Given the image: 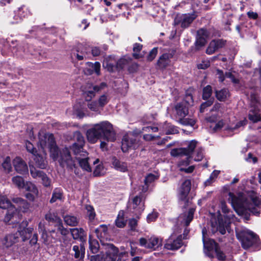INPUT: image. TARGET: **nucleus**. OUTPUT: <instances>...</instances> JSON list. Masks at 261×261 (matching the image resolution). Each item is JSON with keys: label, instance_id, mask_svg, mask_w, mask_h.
<instances>
[{"label": "nucleus", "instance_id": "f257e3e1", "mask_svg": "<svg viewBox=\"0 0 261 261\" xmlns=\"http://www.w3.org/2000/svg\"><path fill=\"white\" fill-rule=\"evenodd\" d=\"M38 145L45 151L46 149H49L51 158L54 160H58L62 167L72 169L75 167L74 160L71 156L69 150L68 148H65L60 152L58 147L56 145L53 135L45 134L43 132L39 133Z\"/></svg>", "mask_w": 261, "mask_h": 261}, {"label": "nucleus", "instance_id": "f03ea898", "mask_svg": "<svg viewBox=\"0 0 261 261\" xmlns=\"http://www.w3.org/2000/svg\"><path fill=\"white\" fill-rule=\"evenodd\" d=\"M228 196V201L239 215H246L249 212L256 216L259 214L257 207L261 204V199L256 193L251 192L247 195L239 193L236 196L229 192Z\"/></svg>", "mask_w": 261, "mask_h": 261}, {"label": "nucleus", "instance_id": "7ed1b4c3", "mask_svg": "<svg viewBox=\"0 0 261 261\" xmlns=\"http://www.w3.org/2000/svg\"><path fill=\"white\" fill-rule=\"evenodd\" d=\"M87 139L91 143H96L98 139L107 142H114L116 139V133L112 124L108 121L95 124L87 130Z\"/></svg>", "mask_w": 261, "mask_h": 261}, {"label": "nucleus", "instance_id": "20e7f679", "mask_svg": "<svg viewBox=\"0 0 261 261\" xmlns=\"http://www.w3.org/2000/svg\"><path fill=\"white\" fill-rule=\"evenodd\" d=\"M84 144V137L78 134L77 141L70 147V149L72 151L75 159L78 161L82 169L88 172H91L92 168L90 165V162H91V159L88 156V152L83 149Z\"/></svg>", "mask_w": 261, "mask_h": 261}, {"label": "nucleus", "instance_id": "39448f33", "mask_svg": "<svg viewBox=\"0 0 261 261\" xmlns=\"http://www.w3.org/2000/svg\"><path fill=\"white\" fill-rule=\"evenodd\" d=\"M197 144V142L196 141L192 140L187 142V147L176 148L171 150V154L172 156H185V158L181 160L178 163L180 171H185L187 173H190L193 171L195 168L194 166H191L188 168H184L182 166H188L190 164V154L196 147Z\"/></svg>", "mask_w": 261, "mask_h": 261}, {"label": "nucleus", "instance_id": "423d86ee", "mask_svg": "<svg viewBox=\"0 0 261 261\" xmlns=\"http://www.w3.org/2000/svg\"><path fill=\"white\" fill-rule=\"evenodd\" d=\"M182 228H179L178 226H175L173 228V232L169 238L166 241L164 247L171 250H177L183 245L182 238L187 239L186 236L189 230L185 228L183 233L184 237L180 234Z\"/></svg>", "mask_w": 261, "mask_h": 261}, {"label": "nucleus", "instance_id": "0eeeda50", "mask_svg": "<svg viewBox=\"0 0 261 261\" xmlns=\"http://www.w3.org/2000/svg\"><path fill=\"white\" fill-rule=\"evenodd\" d=\"M102 246L100 253L91 256V261H115L118 249L112 244H102Z\"/></svg>", "mask_w": 261, "mask_h": 261}, {"label": "nucleus", "instance_id": "6e6552de", "mask_svg": "<svg viewBox=\"0 0 261 261\" xmlns=\"http://www.w3.org/2000/svg\"><path fill=\"white\" fill-rule=\"evenodd\" d=\"M202 233L204 250L206 255L210 257H213V254L215 253L219 260H224L225 256L221 251L217 244L213 240L206 239V229L205 228L202 229Z\"/></svg>", "mask_w": 261, "mask_h": 261}, {"label": "nucleus", "instance_id": "1a4fd4ad", "mask_svg": "<svg viewBox=\"0 0 261 261\" xmlns=\"http://www.w3.org/2000/svg\"><path fill=\"white\" fill-rule=\"evenodd\" d=\"M173 114L178 122L184 125L194 126L196 120L194 118H185L189 113V107L184 103L178 102L174 107Z\"/></svg>", "mask_w": 261, "mask_h": 261}, {"label": "nucleus", "instance_id": "9d476101", "mask_svg": "<svg viewBox=\"0 0 261 261\" xmlns=\"http://www.w3.org/2000/svg\"><path fill=\"white\" fill-rule=\"evenodd\" d=\"M237 238L241 242L242 247L248 249L254 244L257 243L258 237L252 231L246 229L236 231Z\"/></svg>", "mask_w": 261, "mask_h": 261}, {"label": "nucleus", "instance_id": "9b49d317", "mask_svg": "<svg viewBox=\"0 0 261 261\" xmlns=\"http://www.w3.org/2000/svg\"><path fill=\"white\" fill-rule=\"evenodd\" d=\"M221 207L222 212L224 214V217L225 221L223 219L218 218V225L217 229L222 234H224L226 233V230L229 231V224L231 222L234 217V215L227 208L225 202H221Z\"/></svg>", "mask_w": 261, "mask_h": 261}, {"label": "nucleus", "instance_id": "f8f14e48", "mask_svg": "<svg viewBox=\"0 0 261 261\" xmlns=\"http://www.w3.org/2000/svg\"><path fill=\"white\" fill-rule=\"evenodd\" d=\"M145 195L142 193L133 197L129 200L128 211L136 216L140 215L145 208Z\"/></svg>", "mask_w": 261, "mask_h": 261}, {"label": "nucleus", "instance_id": "ddd939ff", "mask_svg": "<svg viewBox=\"0 0 261 261\" xmlns=\"http://www.w3.org/2000/svg\"><path fill=\"white\" fill-rule=\"evenodd\" d=\"M0 207L8 209L4 218V221L6 223H9L12 219H14L17 215V210L12 205L10 201L5 196H0Z\"/></svg>", "mask_w": 261, "mask_h": 261}, {"label": "nucleus", "instance_id": "4468645a", "mask_svg": "<svg viewBox=\"0 0 261 261\" xmlns=\"http://www.w3.org/2000/svg\"><path fill=\"white\" fill-rule=\"evenodd\" d=\"M162 242L163 240L161 238L155 236L141 238L139 239L140 246L147 249L152 250H155L161 247L162 245Z\"/></svg>", "mask_w": 261, "mask_h": 261}, {"label": "nucleus", "instance_id": "2eb2a0df", "mask_svg": "<svg viewBox=\"0 0 261 261\" xmlns=\"http://www.w3.org/2000/svg\"><path fill=\"white\" fill-rule=\"evenodd\" d=\"M107 87L105 83H101L99 85L94 86L93 85L88 84L83 90V94L85 97L86 100L88 101H91L96 93L104 89Z\"/></svg>", "mask_w": 261, "mask_h": 261}, {"label": "nucleus", "instance_id": "dca6fc26", "mask_svg": "<svg viewBox=\"0 0 261 261\" xmlns=\"http://www.w3.org/2000/svg\"><path fill=\"white\" fill-rule=\"evenodd\" d=\"M45 219L49 222L55 223V226L62 235L66 236L68 234V230L63 227L61 219L56 213L49 212L45 215Z\"/></svg>", "mask_w": 261, "mask_h": 261}, {"label": "nucleus", "instance_id": "f3484780", "mask_svg": "<svg viewBox=\"0 0 261 261\" xmlns=\"http://www.w3.org/2000/svg\"><path fill=\"white\" fill-rule=\"evenodd\" d=\"M196 17L194 14H178L174 19V24L180 25L182 28H187L196 18Z\"/></svg>", "mask_w": 261, "mask_h": 261}, {"label": "nucleus", "instance_id": "a211bd4d", "mask_svg": "<svg viewBox=\"0 0 261 261\" xmlns=\"http://www.w3.org/2000/svg\"><path fill=\"white\" fill-rule=\"evenodd\" d=\"M121 143V149L123 152H126L131 149H135L138 146L135 137L132 134L125 135Z\"/></svg>", "mask_w": 261, "mask_h": 261}, {"label": "nucleus", "instance_id": "6ab92c4d", "mask_svg": "<svg viewBox=\"0 0 261 261\" xmlns=\"http://www.w3.org/2000/svg\"><path fill=\"white\" fill-rule=\"evenodd\" d=\"M191 182L189 179L185 180L181 185L178 190V197L179 200L185 203L188 202L187 197L191 190Z\"/></svg>", "mask_w": 261, "mask_h": 261}, {"label": "nucleus", "instance_id": "aec40b11", "mask_svg": "<svg viewBox=\"0 0 261 261\" xmlns=\"http://www.w3.org/2000/svg\"><path fill=\"white\" fill-rule=\"evenodd\" d=\"M226 41L223 39H214L210 43L206 50V53L212 55L219 48L224 47Z\"/></svg>", "mask_w": 261, "mask_h": 261}, {"label": "nucleus", "instance_id": "412c9836", "mask_svg": "<svg viewBox=\"0 0 261 261\" xmlns=\"http://www.w3.org/2000/svg\"><path fill=\"white\" fill-rule=\"evenodd\" d=\"M39 229L40 232L41 233V238L43 240V242L46 245L53 243V240L57 239L55 230L50 231V236H48L44 228V225H42L41 223L39 225Z\"/></svg>", "mask_w": 261, "mask_h": 261}, {"label": "nucleus", "instance_id": "4be33fe9", "mask_svg": "<svg viewBox=\"0 0 261 261\" xmlns=\"http://www.w3.org/2000/svg\"><path fill=\"white\" fill-rule=\"evenodd\" d=\"M13 166L16 171L21 174L28 172V168L26 163L20 158L16 157L13 161Z\"/></svg>", "mask_w": 261, "mask_h": 261}, {"label": "nucleus", "instance_id": "5701e85b", "mask_svg": "<svg viewBox=\"0 0 261 261\" xmlns=\"http://www.w3.org/2000/svg\"><path fill=\"white\" fill-rule=\"evenodd\" d=\"M195 210L190 208L187 214L181 215L178 219V221L180 223L181 227L184 228L188 226L193 218V215Z\"/></svg>", "mask_w": 261, "mask_h": 261}, {"label": "nucleus", "instance_id": "b1692460", "mask_svg": "<svg viewBox=\"0 0 261 261\" xmlns=\"http://www.w3.org/2000/svg\"><path fill=\"white\" fill-rule=\"evenodd\" d=\"M209 36V33L206 30L204 29H200L197 31L196 45L197 46H204Z\"/></svg>", "mask_w": 261, "mask_h": 261}, {"label": "nucleus", "instance_id": "393cba45", "mask_svg": "<svg viewBox=\"0 0 261 261\" xmlns=\"http://www.w3.org/2000/svg\"><path fill=\"white\" fill-rule=\"evenodd\" d=\"M111 164L112 167L117 171L125 172L128 170L127 163L119 160L115 156L112 158Z\"/></svg>", "mask_w": 261, "mask_h": 261}, {"label": "nucleus", "instance_id": "a878e982", "mask_svg": "<svg viewBox=\"0 0 261 261\" xmlns=\"http://www.w3.org/2000/svg\"><path fill=\"white\" fill-rule=\"evenodd\" d=\"M258 105L259 103H256L255 106L254 107H251L249 111L248 118L253 122H257L261 119Z\"/></svg>", "mask_w": 261, "mask_h": 261}, {"label": "nucleus", "instance_id": "bb28decb", "mask_svg": "<svg viewBox=\"0 0 261 261\" xmlns=\"http://www.w3.org/2000/svg\"><path fill=\"white\" fill-rule=\"evenodd\" d=\"M18 241V235L17 233L16 234H9L7 235L2 241L3 245L9 248L12 246L14 244Z\"/></svg>", "mask_w": 261, "mask_h": 261}, {"label": "nucleus", "instance_id": "cd10ccee", "mask_svg": "<svg viewBox=\"0 0 261 261\" xmlns=\"http://www.w3.org/2000/svg\"><path fill=\"white\" fill-rule=\"evenodd\" d=\"M100 64L99 62H96L94 63H88L87 66L85 69V73L87 75H91L95 72L97 75L100 73Z\"/></svg>", "mask_w": 261, "mask_h": 261}, {"label": "nucleus", "instance_id": "c85d7f7f", "mask_svg": "<svg viewBox=\"0 0 261 261\" xmlns=\"http://www.w3.org/2000/svg\"><path fill=\"white\" fill-rule=\"evenodd\" d=\"M21 12L25 13V14H23V16H27L29 13L28 9L25 7H21L18 8L17 10L14 12L13 20L11 21V23H17L21 21L22 19V16H19Z\"/></svg>", "mask_w": 261, "mask_h": 261}, {"label": "nucleus", "instance_id": "c756f323", "mask_svg": "<svg viewBox=\"0 0 261 261\" xmlns=\"http://www.w3.org/2000/svg\"><path fill=\"white\" fill-rule=\"evenodd\" d=\"M173 55L171 54H164L159 58L158 64L160 68H164L168 66L170 63V59Z\"/></svg>", "mask_w": 261, "mask_h": 261}, {"label": "nucleus", "instance_id": "7c9ffc66", "mask_svg": "<svg viewBox=\"0 0 261 261\" xmlns=\"http://www.w3.org/2000/svg\"><path fill=\"white\" fill-rule=\"evenodd\" d=\"M74 252V256L75 258L79 259L80 261H83L85 256V247L83 244H81L80 246L74 245L72 248Z\"/></svg>", "mask_w": 261, "mask_h": 261}, {"label": "nucleus", "instance_id": "2f4dec72", "mask_svg": "<svg viewBox=\"0 0 261 261\" xmlns=\"http://www.w3.org/2000/svg\"><path fill=\"white\" fill-rule=\"evenodd\" d=\"M159 178V175L152 173L148 174L144 180L145 185L142 187V192L145 193L147 191L149 185Z\"/></svg>", "mask_w": 261, "mask_h": 261}, {"label": "nucleus", "instance_id": "473e14b6", "mask_svg": "<svg viewBox=\"0 0 261 261\" xmlns=\"http://www.w3.org/2000/svg\"><path fill=\"white\" fill-rule=\"evenodd\" d=\"M100 161L98 159H95L93 161V165L97 164L94 170L93 174L95 176H99L103 175L106 173V170L102 164L99 163Z\"/></svg>", "mask_w": 261, "mask_h": 261}, {"label": "nucleus", "instance_id": "72a5a7b5", "mask_svg": "<svg viewBox=\"0 0 261 261\" xmlns=\"http://www.w3.org/2000/svg\"><path fill=\"white\" fill-rule=\"evenodd\" d=\"M70 230L74 239H80L81 241H83L86 237L85 231L83 228H74L70 229Z\"/></svg>", "mask_w": 261, "mask_h": 261}, {"label": "nucleus", "instance_id": "f704fd0d", "mask_svg": "<svg viewBox=\"0 0 261 261\" xmlns=\"http://www.w3.org/2000/svg\"><path fill=\"white\" fill-rule=\"evenodd\" d=\"M33 230V229L32 228H23V229H21V227L20 226L17 234L18 236H20L21 237L23 241H25L30 238Z\"/></svg>", "mask_w": 261, "mask_h": 261}, {"label": "nucleus", "instance_id": "c9c22d12", "mask_svg": "<svg viewBox=\"0 0 261 261\" xmlns=\"http://www.w3.org/2000/svg\"><path fill=\"white\" fill-rule=\"evenodd\" d=\"M34 156V160L38 167L41 169L45 168L47 165V163L44 157L40 156L37 153L36 154V155Z\"/></svg>", "mask_w": 261, "mask_h": 261}, {"label": "nucleus", "instance_id": "e433bc0d", "mask_svg": "<svg viewBox=\"0 0 261 261\" xmlns=\"http://www.w3.org/2000/svg\"><path fill=\"white\" fill-rule=\"evenodd\" d=\"M89 249L92 253H96L99 249V245L97 240L93 239L91 236L89 237Z\"/></svg>", "mask_w": 261, "mask_h": 261}, {"label": "nucleus", "instance_id": "4c0bfd02", "mask_svg": "<svg viewBox=\"0 0 261 261\" xmlns=\"http://www.w3.org/2000/svg\"><path fill=\"white\" fill-rule=\"evenodd\" d=\"M12 181L18 189H23L25 182L23 178L20 176H16L12 178Z\"/></svg>", "mask_w": 261, "mask_h": 261}, {"label": "nucleus", "instance_id": "58836bf2", "mask_svg": "<svg viewBox=\"0 0 261 261\" xmlns=\"http://www.w3.org/2000/svg\"><path fill=\"white\" fill-rule=\"evenodd\" d=\"M62 190L59 188H56L53 192L52 197L50 200V202L54 203L57 200H61L62 198Z\"/></svg>", "mask_w": 261, "mask_h": 261}, {"label": "nucleus", "instance_id": "ea45409f", "mask_svg": "<svg viewBox=\"0 0 261 261\" xmlns=\"http://www.w3.org/2000/svg\"><path fill=\"white\" fill-rule=\"evenodd\" d=\"M216 97L220 101H224L229 95L227 89H223L219 91H216Z\"/></svg>", "mask_w": 261, "mask_h": 261}, {"label": "nucleus", "instance_id": "a19ab883", "mask_svg": "<svg viewBox=\"0 0 261 261\" xmlns=\"http://www.w3.org/2000/svg\"><path fill=\"white\" fill-rule=\"evenodd\" d=\"M12 200L14 203L18 204V206L20 209H23L25 210L29 208L28 203L21 198H14Z\"/></svg>", "mask_w": 261, "mask_h": 261}, {"label": "nucleus", "instance_id": "79ce46f5", "mask_svg": "<svg viewBox=\"0 0 261 261\" xmlns=\"http://www.w3.org/2000/svg\"><path fill=\"white\" fill-rule=\"evenodd\" d=\"M64 220L66 224L69 226H76L78 223L76 217L67 215L64 217Z\"/></svg>", "mask_w": 261, "mask_h": 261}, {"label": "nucleus", "instance_id": "37998d69", "mask_svg": "<svg viewBox=\"0 0 261 261\" xmlns=\"http://www.w3.org/2000/svg\"><path fill=\"white\" fill-rule=\"evenodd\" d=\"M2 166L4 170L7 173H9L12 170V166L11 164V159L7 156L4 161Z\"/></svg>", "mask_w": 261, "mask_h": 261}, {"label": "nucleus", "instance_id": "c03bdc74", "mask_svg": "<svg viewBox=\"0 0 261 261\" xmlns=\"http://www.w3.org/2000/svg\"><path fill=\"white\" fill-rule=\"evenodd\" d=\"M123 216V213L120 212L118 215L117 218L115 221L116 225L118 227H123L125 224V221Z\"/></svg>", "mask_w": 261, "mask_h": 261}, {"label": "nucleus", "instance_id": "a18cd8bd", "mask_svg": "<svg viewBox=\"0 0 261 261\" xmlns=\"http://www.w3.org/2000/svg\"><path fill=\"white\" fill-rule=\"evenodd\" d=\"M87 106L90 110L95 112L99 113L100 110L101 109L100 107L99 106L98 102L96 101L89 102L88 103Z\"/></svg>", "mask_w": 261, "mask_h": 261}, {"label": "nucleus", "instance_id": "49530a36", "mask_svg": "<svg viewBox=\"0 0 261 261\" xmlns=\"http://www.w3.org/2000/svg\"><path fill=\"white\" fill-rule=\"evenodd\" d=\"M109 101V97L107 94H103L101 95L98 99V103L99 106L102 109L105 105H106Z\"/></svg>", "mask_w": 261, "mask_h": 261}, {"label": "nucleus", "instance_id": "de8ad7c7", "mask_svg": "<svg viewBox=\"0 0 261 261\" xmlns=\"http://www.w3.org/2000/svg\"><path fill=\"white\" fill-rule=\"evenodd\" d=\"M30 173L34 178H40V177L44 173V172L37 170L35 167L32 166L30 167Z\"/></svg>", "mask_w": 261, "mask_h": 261}, {"label": "nucleus", "instance_id": "09e8293b", "mask_svg": "<svg viewBox=\"0 0 261 261\" xmlns=\"http://www.w3.org/2000/svg\"><path fill=\"white\" fill-rule=\"evenodd\" d=\"M212 93V89L211 86L207 85L203 89L202 98L203 99L209 98Z\"/></svg>", "mask_w": 261, "mask_h": 261}, {"label": "nucleus", "instance_id": "8fccbe9b", "mask_svg": "<svg viewBox=\"0 0 261 261\" xmlns=\"http://www.w3.org/2000/svg\"><path fill=\"white\" fill-rule=\"evenodd\" d=\"M23 189L29 192H38L36 186L31 182H25Z\"/></svg>", "mask_w": 261, "mask_h": 261}, {"label": "nucleus", "instance_id": "3c124183", "mask_svg": "<svg viewBox=\"0 0 261 261\" xmlns=\"http://www.w3.org/2000/svg\"><path fill=\"white\" fill-rule=\"evenodd\" d=\"M180 102L184 103V105H187L188 107L189 106L192 105L193 103L192 95L190 94H186L184 99Z\"/></svg>", "mask_w": 261, "mask_h": 261}, {"label": "nucleus", "instance_id": "603ef678", "mask_svg": "<svg viewBox=\"0 0 261 261\" xmlns=\"http://www.w3.org/2000/svg\"><path fill=\"white\" fill-rule=\"evenodd\" d=\"M25 147L28 152L31 153L33 155H36L37 151L36 148H34L33 145L30 142H26Z\"/></svg>", "mask_w": 261, "mask_h": 261}, {"label": "nucleus", "instance_id": "864d4df0", "mask_svg": "<svg viewBox=\"0 0 261 261\" xmlns=\"http://www.w3.org/2000/svg\"><path fill=\"white\" fill-rule=\"evenodd\" d=\"M203 150L201 148H199L196 149L194 161L199 162L202 160L203 157Z\"/></svg>", "mask_w": 261, "mask_h": 261}, {"label": "nucleus", "instance_id": "5fc2aeb1", "mask_svg": "<svg viewBox=\"0 0 261 261\" xmlns=\"http://www.w3.org/2000/svg\"><path fill=\"white\" fill-rule=\"evenodd\" d=\"M86 209L87 211V215L90 220H92L94 219L95 217V213L93 208L89 205L86 206Z\"/></svg>", "mask_w": 261, "mask_h": 261}, {"label": "nucleus", "instance_id": "6e6d98bb", "mask_svg": "<svg viewBox=\"0 0 261 261\" xmlns=\"http://www.w3.org/2000/svg\"><path fill=\"white\" fill-rule=\"evenodd\" d=\"M40 179L42 180V184L45 186L48 187L50 186V179L47 176L46 174L44 172V173L42 175V176L40 177Z\"/></svg>", "mask_w": 261, "mask_h": 261}, {"label": "nucleus", "instance_id": "4d7b16f0", "mask_svg": "<svg viewBox=\"0 0 261 261\" xmlns=\"http://www.w3.org/2000/svg\"><path fill=\"white\" fill-rule=\"evenodd\" d=\"M158 53V48H153L149 53L147 56V60L149 61L153 60L156 57Z\"/></svg>", "mask_w": 261, "mask_h": 261}, {"label": "nucleus", "instance_id": "13d9d810", "mask_svg": "<svg viewBox=\"0 0 261 261\" xmlns=\"http://www.w3.org/2000/svg\"><path fill=\"white\" fill-rule=\"evenodd\" d=\"M158 217V214L156 212H153L152 213L148 215L147 217V221L148 222H151L155 221Z\"/></svg>", "mask_w": 261, "mask_h": 261}, {"label": "nucleus", "instance_id": "bf43d9fd", "mask_svg": "<svg viewBox=\"0 0 261 261\" xmlns=\"http://www.w3.org/2000/svg\"><path fill=\"white\" fill-rule=\"evenodd\" d=\"M38 196V192H29L25 195L26 198L31 201H34Z\"/></svg>", "mask_w": 261, "mask_h": 261}, {"label": "nucleus", "instance_id": "052dcab7", "mask_svg": "<svg viewBox=\"0 0 261 261\" xmlns=\"http://www.w3.org/2000/svg\"><path fill=\"white\" fill-rule=\"evenodd\" d=\"M246 123H247V120L246 119H244L243 120L240 121L239 122H238L236 124V125H235V126H234L233 127L230 128L229 129L231 130L232 132H233L234 130L239 128L241 126H244V125H246Z\"/></svg>", "mask_w": 261, "mask_h": 261}, {"label": "nucleus", "instance_id": "680f3d73", "mask_svg": "<svg viewBox=\"0 0 261 261\" xmlns=\"http://www.w3.org/2000/svg\"><path fill=\"white\" fill-rule=\"evenodd\" d=\"M210 65V62L208 61H202L201 63L197 64V67L199 69H205L208 68Z\"/></svg>", "mask_w": 261, "mask_h": 261}, {"label": "nucleus", "instance_id": "e2e57ef3", "mask_svg": "<svg viewBox=\"0 0 261 261\" xmlns=\"http://www.w3.org/2000/svg\"><path fill=\"white\" fill-rule=\"evenodd\" d=\"M212 103H213V101H211V100H208V101H207L206 102L202 103L200 106V112L201 113L204 112V109L206 108L211 106L212 105Z\"/></svg>", "mask_w": 261, "mask_h": 261}, {"label": "nucleus", "instance_id": "0e129e2a", "mask_svg": "<svg viewBox=\"0 0 261 261\" xmlns=\"http://www.w3.org/2000/svg\"><path fill=\"white\" fill-rule=\"evenodd\" d=\"M216 72V75H218L219 81L221 82H223L225 79V76L223 74V71L220 69H217Z\"/></svg>", "mask_w": 261, "mask_h": 261}, {"label": "nucleus", "instance_id": "69168bd1", "mask_svg": "<svg viewBox=\"0 0 261 261\" xmlns=\"http://www.w3.org/2000/svg\"><path fill=\"white\" fill-rule=\"evenodd\" d=\"M225 77L229 78L234 83H237L238 82V80L235 79L234 76L230 72H226Z\"/></svg>", "mask_w": 261, "mask_h": 261}, {"label": "nucleus", "instance_id": "338daca9", "mask_svg": "<svg viewBox=\"0 0 261 261\" xmlns=\"http://www.w3.org/2000/svg\"><path fill=\"white\" fill-rule=\"evenodd\" d=\"M137 221L135 219H132L129 221V225L132 230H134L137 226Z\"/></svg>", "mask_w": 261, "mask_h": 261}, {"label": "nucleus", "instance_id": "774afa93", "mask_svg": "<svg viewBox=\"0 0 261 261\" xmlns=\"http://www.w3.org/2000/svg\"><path fill=\"white\" fill-rule=\"evenodd\" d=\"M159 136H154L150 134H146L143 136V138L146 141H151L154 140L156 138H159Z\"/></svg>", "mask_w": 261, "mask_h": 261}]
</instances>
